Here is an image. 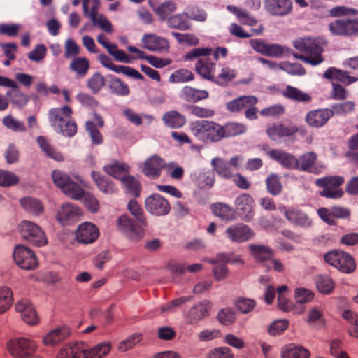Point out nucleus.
Listing matches in <instances>:
<instances>
[{
  "instance_id": "f257e3e1",
  "label": "nucleus",
  "mask_w": 358,
  "mask_h": 358,
  "mask_svg": "<svg viewBox=\"0 0 358 358\" xmlns=\"http://www.w3.org/2000/svg\"><path fill=\"white\" fill-rule=\"evenodd\" d=\"M327 44V41L322 38H299L293 41L294 48L308 57L311 61L309 64L313 66L324 61L322 54Z\"/></svg>"
},
{
  "instance_id": "f03ea898",
  "label": "nucleus",
  "mask_w": 358,
  "mask_h": 358,
  "mask_svg": "<svg viewBox=\"0 0 358 358\" xmlns=\"http://www.w3.org/2000/svg\"><path fill=\"white\" fill-rule=\"evenodd\" d=\"M212 52L213 49L210 48H198L191 50L183 56L184 61H191L195 58H199L195 64V71L203 78L211 82L214 80L215 64L209 59L200 57L208 56Z\"/></svg>"
},
{
  "instance_id": "7ed1b4c3",
  "label": "nucleus",
  "mask_w": 358,
  "mask_h": 358,
  "mask_svg": "<svg viewBox=\"0 0 358 358\" xmlns=\"http://www.w3.org/2000/svg\"><path fill=\"white\" fill-rule=\"evenodd\" d=\"M189 129L203 142L217 143L222 140V125L215 122L197 120L191 123Z\"/></svg>"
},
{
  "instance_id": "20e7f679",
  "label": "nucleus",
  "mask_w": 358,
  "mask_h": 358,
  "mask_svg": "<svg viewBox=\"0 0 358 358\" xmlns=\"http://www.w3.org/2000/svg\"><path fill=\"white\" fill-rule=\"evenodd\" d=\"M52 178L55 185L69 197L75 200L83 198L84 189L64 171L57 169L52 171Z\"/></svg>"
},
{
  "instance_id": "39448f33",
  "label": "nucleus",
  "mask_w": 358,
  "mask_h": 358,
  "mask_svg": "<svg viewBox=\"0 0 358 358\" xmlns=\"http://www.w3.org/2000/svg\"><path fill=\"white\" fill-rule=\"evenodd\" d=\"M345 179L340 176H328L318 178L315 185L322 188L320 195L322 197L338 199L343 196V191L341 186L344 183Z\"/></svg>"
},
{
  "instance_id": "423d86ee",
  "label": "nucleus",
  "mask_w": 358,
  "mask_h": 358,
  "mask_svg": "<svg viewBox=\"0 0 358 358\" xmlns=\"http://www.w3.org/2000/svg\"><path fill=\"white\" fill-rule=\"evenodd\" d=\"M324 259L327 263L344 273H350L356 268L354 258L342 250L330 251L324 255Z\"/></svg>"
},
{
  "instance_id": "0eeeda50",
  "label": "nucleus",
  "mask_w": 358,
  "mask_h": 358,
  "mask_svg": "<svg viewBox=\"0 0 358 358\" xmlns=\"http://www.w3.org/2000/svg\"><path fill=\"white\" fill-rule=\"evenodd\" d=\"M36 343L30 338L20 337L13 339L8 343L9 352L18 358H25L32 355L36 349Z\"/></svg>"
},
{
  "instance_id": "6e6552de",
  "label": "nucleus",
  "mask_w": 358,
  "mask_h": 358,
  "mask_svg": "<svg viewBox=\"0 0 358 358\" xmlns=\"http://www.w3.org/2000/svg\"><path fill=\"white\" fill-rule=\"evenodd\" d=\"M20 233L23 238L37 246L47 243V238L42 229L36 224L24 220L20 224Z\"/></svg>"
},
{
  "instance_id": "1a4fd4ad",
  "label": "nucleus",
  "mask_w": 358,
  "mask_h": 358,
  "mask_svg": "<svg viewBox=\"0 0 358 358\" xmlns=\"http://www.w3.org/2000/svg\"><path fill=\"white\" fill-rule=\"evenodd\" d=\"M15 263L22 269L33 270L38 266L35 254L32 250L24 245H18L13 252Z\"/></svg>"
},
{
  "instance_id": "9d476101",
  "label": "nucleus",
  "mask_w": 358,
  "mask_h": 358,
  "mask_svg": "<svg viewBox=\"0 0 358 358\" xmlns=\"http://www.w3.org/2000/svg\"><path fill=\"white\" fill-rule=\"evenodd\" d=\"M148 212L155 216H164L171 210L169 202L159 194H153L148 196L145 201Z\"/></svg>"
},
{
  "instance_id": "9b49d317",
  "label": "nucleus",
  "mask_w": 358,
  "mask_h": 358,
  "mask_svg": "<svg viewBox=\"0 0 358 358\" xmlns=\"http://www.w3.org/2000/svg\"><path fill=\"white\" fill-rule=\"evenodd\" d=\"M317 160V155L315 152L313 151L306 152L296 158V169L316 175L320 174L326 167L323 164H316Z\"/></svg>"
},
{
  "instance_id": "f8f14e48",
  "label": "nucleus",
  "mask_w": 358,
  "mask_h": 358,
  "mask_svg": "<svg viewBox=\"0 0 358 358\" xmlns=\"http://www.w3.org/2000/svg\"><path fill=\"white\" fill-rule=\"evenodd\" d=\"M329 29L333 35L351 36L358 34V19L336 20L329 23Z\"/></svg>"
},
{
  "instance_id": "ddd939ff",
  "label": "nucleus",
  "mask_w": 358,
  "mask_h": 358,
  "mask_svg": "<svg viewBox=\"0 0 358 358\" xmlns=\"http://www.w3.org/2000/svg\"><path fill=\"white\" fill-rule=\"evenodd\" d=\"M264 10L271 15L284 17L292 12V0H264Z\"/></svg>"
},
{
  "instance_id": "4468645a",
  "label": "nucleus",
  "mask_w": 358,
  "mask_h": 358,
  "mask_svg": "<svg viewBox=\"0 0 358 358\" xmlns=\"http://www.w3.org/2000/svg\"><path fill=\"white\" fill-rule=\"evenodd\" d=\"M117 229L124 234L129 238L137 241L141 238L143 232L134 220L127 215L120 216L117 220Z\"/></svg>"
},
{
  "instance_id": "2eb2a0df",
  "label": "nucleus",
  "mask_w": 358,
  "mask_h": 358,
  "mask_svg": "<svg viewBox=\"0 0 358 358\" xmlns=\"http://www.w3.org/2000/svg\"><path fill=\"white\" fill-rule=\"evenodd\" d=\"M226 236L232 242L242 243L252 239L254 231L244 224H236L226 229Z\"/></svg>"
},
{
  "instance_id": "dca6fc26",
  "label": "nucleus",
  "mask_w": 358,
  "mask_h": 358,
  "mask_svg": "<svg viewBox=\"0 0 358 358\" xmlns=\"http://www.w3.org/2000/svg\"><path fill=\"white\" fill-rule=\"evenodd\" d=\"M99 236L98 228L91 222L80 224L76 232V240L81 243L89 244L94 242Z\"/></svg>"
},
{
  "instance_id": "f3484780",
  "label": "nucleus",
  "mask_w": 358,
  "mask_h": 358,
  "mask_svg": "<svg viewBox=\"0 0 358 358\" xmlns=\"http://www.w3.org/2000/svg\"><path fill=\"white\" fill-rule=\"evenodd\" d=\"M253 199L248 194L243 193L237 197L235 201L236 207L241 219L250 222L254 216Z\"/></svg>"
},
{
  "instance_id": "a211bd4d",
  "label": "nucleus",
  "mask_w": 358,
  "mask_h": 358,
  "mask_svg": "<svg viewBox=\"0 0 358 358\" xmlns=\"http://www.w3.org/2000/svg\"><path fill=\"white\" fill-rule=\"evenodd\" d=\"M15 310L20 314L22 320L29 325L38 323L39 319L31 303L28 299H22L15 304Z\"/></svg>"
},
{
  "instance_id": "6ab92c4d",
  "label": "nucleus",
  "mask_w": 358,
  "mask_h": 358,
  "mask_svg": "<svg viewBox=\"0 0 358 358\" xmlns=\"http://www.w3.org/2000/svg\"><path fill=\"white\" fill-rule=\"evenodd\" d=\"M144 47L150 51L164 52L169 50V43L164 37L159 36L155 34H144L142 38Z\"/></svg>"
},
{
  "instance_id": "aec40b11",
  "label": "nucleus",
  "mask_w": 358,
  "mask_h": 358,
  "mask_svg": "<svg viewBox=\"0 0 358 358\" xmlns=\"http://www.w3.org/2000/svg\"><path fill=\"white\" fill-rule=\"evenodd\" d=\"M165 163L163 159L159 155H154L147 159L142 166V172L148 177L155 179L160 174L162 169L164 167Z\"/></svg>"
},
{
  "instance_id": "412c9836",
  "label": "nucleus",
  "mask_w": 358,
  "mask_h": 358,
  "mask_svg": "<svg viewBox=\"0 0 358 358\" xmlns=\"http://www.w3.org/2000/svg\"><path fill=\"white\" fill-rule=\"evenodd\" d=\"M211 303L208 301H201L192 307L187 313V322L191 324H196L208 315Z\"/></svg>"
},
{
  "instance_id": "4be33fe9",
  "label": "nucleus",
  "mask_w": 358,
  "mask_h": 358,
  "mask_svg": "<svg viewBox=\"0 0 358 358\" xmlns=\"http://www.w3.org/2000/svg\"><path fill=\"white\" fill-rule=\"evenodd\" d=\"M268 157L278 162L282 166L287 169H296V157L282 150L273 149L268 152Z\"/></svg>"
},
{
  "instance_id": "5701e85b",
  "label": "nucleus",
  "mask_w": 358,
  "mask_h": 358,
  "mask_svg": "<svg viewBox=\"0 0 358 358\" xmlns=\"http://www.w3.org/2000/svg\"><path fill=\"white\" fill-rule=\"evenodd\" d=\"M331 117L332 112L329 109H318L308 112L306 116V122L312 127L320 128Z\"/></svg>"
},
{
  "instance_id": "b1692460",
  "label": "nucleus",
  "mask_w": 358,
  "mask_h": 358,
  "mask_svg": "<svg viewBox=\"0 0 358 358\" xmlns=\"http://www.w3.org/2000/svg\"><path fill=\"white\" fill-rule=\"evenodd\" d=\"M73 110L69 106H63L61 108H54L48 112V119L51 126L55 129L64 121L72 116Z\"/></svg>"
},
{
  "instance_id": "393cba45",
  "label": "nucleus",
  "mask_w": 358,
  "mask_h": 358,
  "mask_svg": "<svg viewBox=\"0 0 358 358\" xmlns=\"http://www.w3.org/2000/svg\"><path fill=\"white\" fill-rule=\"evenodd\" d=\"M297 131L298 128L294 124H273L266 129L268 136L273 140H276L279 138L292 136Z\"/></svg>"
},
{
  "instance_id": "a878e982",
  "label": "nucleus",
  "mask_w": 358,
  "mask_h": 358,
  "mask_svg": "<svg viewBox=\"0 0 358 358\" xmlns=\"http://www.w3.org/2000/svg\"><path fill=\"white\" fill-rule=\"evenodd\" d=\"M257 99L254 96H242L226 103V108L231 113L239 112L249 106H255Z\"/></svg>"
},
{
  "instance_id": "bb28decb",
  "label": "nucleus",
  "mask_w": 358,
  "mask_h": 358,
  "mask_svg": "<svg viewBox=\"0 0 358 358\" xmlns=\"http://www.w3.org/2000/svg\"><path fill=\"white\" fill-rule=\"evenodd\" d=\"M285 216L286 218L295 225L308 228L312 225V220L304 212L298 209L285 210Z\"/></svg>"
},
{
  "instance_id": "cd10ccee",
  "label": "nucleus",
  "mask_w": 358,
  "mask_h": 358,
  "mask_svg": "<svg viewBox=\"0 0 358 358\" xmlns=\"http://www.w3.org/2000/svg\"><path fill=\"white\" fill-rule=\"evenodd\" d=\"M180 98L189 103H197L209 97L207 90H199L190 86H185L180 95Z\"/></svg>"
},
{
  "instance_id": "c85d7f7f",
  "label": "nucleus",
  "mask_w": 358,
  "mask_h": 358,
  "mask_svg": "<svg viewBox=\"0 0 358 358\" xmlns=\"http://www.w3.org/2000/svg\"><path fill=\"white\" fill-rule=\"evenodd\" d=\"M10 81L11 83L10 85H3V87L11 88L10 90L6 92V96L10 98L13 104L22 108L29 101V96L20 90L18 85L14 80L10 78Z\"/></svg>"
},
{
  "instance_id": "c756f323",
  "label": "nucleus",
  "mask_w": 358,
  "mask_h": 358,
  "mask_svg": "<svg viewBox=\"0 0 358 358\" xmlns=\"http://www.w3.org/2000/svg\"><path fill=\"white\" fill-rule=\"evenodd\" d=\"M83 345L84 350L82 351L81 355L83 358H103L110 350L109 343H101L91 348H88L87 345L83 342Z\"/></svg>"
},
{
  "instance_id": "7c9ffc66",
  "label": "nucleus",
  "mask_w": 358,
  "mask_h": 358,
  "mask_svg": "<svg viewBox=\"0 0 358 358\" xmlns=\"http://www.w3.org/2000/svg\"><path fill=\"white\" fill-rule=\"evenodd\" d=\"M22 208L34 216H39L44 212V206L42 202L31 196H25L20 201Z\"/></svg>"
},
{
  "instance_id": "2f4dec72",
  "label": "nucleus",
  "mask_w": 358,
  "mask_h": 358,
  "mask_svg": "<svg viewBox=\"0 0 358 358\" xmlns=\"http://www.w3.org/2000/svg\"><path fill=\"white\" fill-rule=\"evenodd\" d=\"M237 74L236 70L222 66L217 76H214V80L212 82L220 87H227L237 77Z\"/></svg>"
},
{
  "instance_id": "473e14b6",
  "label": "nucleus",
  "mask_w": 358,
  "mask_h": 358,
  "mask_svg": "<svg viewBox=\"0 0 358 358\" xmlns=\"http://www.w3.org/2000/svg\"><path fill=\"white\" fill-rule=\"evenodd\" d=\"M91 176L99 189L104 194H114L117 192V188L115 186L113 182L106 178L104 176L101 175L94 171H92Z\"/></svg>"
},
{
  "instance_id": "72a5a7b5",
  "label": "nucleus",
  "mask_w": 358,
  "mask_h": 358,
  "mask_svg": "<svg viewBox=\"0 0 358 358\" xmlns=\"http://www.w3.org/2000/svg\"><path fill=\"white\" fill-rule=\"evenodd\" d=\"M169 27L180 31H187L191 29L188 13H182L171 16L167 20Z\"/></svg>"
},
{
  "instance_id": "f704fd0d",
  "label": "nucleus",
  "mask_w": 358,
  "mask_h": 358,
  "mask_svg": "<svg viewBox=\"0 0 358 358\" xmlns=\"http://www.w3.org/2000/svg\"><path fill=\"white\" fill-rule=\"evenodd\" d=\"M162 121L169 128L178 129L185 124L187 120L185 115L179 112L170 110L163 115Z\"/></svg>"
},
{
  "instance_id": "c9c22d12",
  "label": "nucleus",
  "mask_w": 358,
  "mask_h": 358,
  "mask_svg": "<svg viewBox=\"0 0 358 358\" xmlns=\"http://www.w3.org/2000/svg\"><path fill=\"white\" fill-rule=\"evenodd\" d=\"M310 351L301 345L289 344L282 349V358H310Z\"/></svg>"
},
{
  "instance_id": "e433bc0d",
  "label": "nucleus",
  "mask_w": 358,
  "mask_h": 358,
  "mask_svg": "<svg viewBox=\"0 0 358 358\" xmlns=\"http://www.w3.org/2000/svg\"><path fill=\"white\" fill-rule=\"evenodd\" d=\"M83 348V342L66 344L59 350L56 358H79Z\"/></svg>"
},
{
  "instance_id": "4c0bfd02",
  "label": "nucleus",
  "mask_w": 358,
  "mask_h": 358,
  "mask_svg": "<svg viewBox=\"0 0 358 358\" xmlns=\"http://www.w3.org/2000/svg\"><path fill=\"white\" fill-rule=\"evenodd\" d=\"M103 171L107 174L121 180L122 178L124 177V176L129 173V166L123 162L114 161L110 164L105 165L103 166Z\"/></svg>"
},
{
  "instance_id": "58836bf2",
  "label": "nucleus",
  "mask_w": 358,
  "mask_h": 358,
  "mask_svg": "<svg viewBox=\"0 0 358 358\" xmlns=\"http://www.w3.org/2000/svg\"><path fill=\"white\" fill-rule=\"evenodd\" d=\"M211 165L217 175L224 179H231L234 176L230 164L223 159L219 157L213 159Z\"/></svg>"
},
{
  "instance_id": "ea45409f",
  "label": "nucleus",
  "mask_w": 358,
  "mask_h": 358,
  "mask_svg": "<svg viewBox=\"0 0 358 358\" xmlns=\"http://www.w3.org/2000/svg\"><path fill=\"white\" fill-rule=\"evenodd\" d=\"M212 213L223 220H233L235 219L234 210L230 206L224 203H215L210 206Z\"/></svg>"
},
{
  "instance_id": "a19ab883",
  "label": "nucleus",
  "mask_w": 358,
  "mask_h": 358,
  "mask_svg": "<svg viewBox=\"0 0 358 358\" xmlns=\"http://www.w3.org/2000/svg\"><path fill=\"white\" fill-rule=\"evenodd\" d=\"M90 65L89 60L83 57H78L73 58L70 64L69 69L74 72L77 77L83 78L87 73Z\"/></svg>"
},
{
  "instance_id": "79ce46f5",
  "label": "nucleus",
  "mask_w": 358,
  "mask_h": 358,
  "mask_svg": "<svg viewBox=\"0 0 358 358\" xmlns=\"http://www.w3.org/2000/svg\"><path fill=\"white\" fill-rule=\"evenodd\" d=\"M282 95L286 99L293 100L297 102H309L311 101V96L300 90L299 89L287 85L286 87L282 91Z\"/></svg>"
},
{
  "instance_id": "37998d69",
  "label": "nucleus",
  "mask_w": 358,
  "mask_h": 358,
  "mask_svg": "<svg viewBox=\"0 0 358 358\" xmlns=\"http://www.w3.org/2000/svg\"><path fill=\"white\" fill-rule=\"evenodd\" d=\"M227 9L236 15L239 22L244 25L254 26L257 24V20L246 10L238 8L234 5H229Z\"/></svg>"
},
{
  "instance_id": "c03bdc74",
  "label": "nucleus",
  "mask_w": 358,
  "mask_h": 358,
  "mask_svg": "<svg viewBox=\"0 0 358 358\" xmlns=\"http://www.w3.org/2000/svg\"><path fill=\"white\" fill-rule=\"evenodd\" d=\"M248 248L251 255L257 262L268 260L273 255L272 249L266 245L251 244Z\"/></svg>"
},
{
  "instance_id": "a18cd8bd",
  "label": "nucleus",
  "mask_w": 358,
  "mask_h": 358,
  "mask_svg": "<svg viewBox=\"0 0 358 358\" xmlns=\"http://www.w3.org/2000/svg\"><path fill=\"white\" fill-rule=\"evenodd\" d=\"M109 78L108 87L111 93L120 96H126L129 94L130 89L127 83L113 76H109Z\"/></svg>"
},
{
  "instance_id": "49530a36",
  "label": "nucleus",
  "mask_w": 358,
  "mask_h": 358,
  "mask_svg": "<svg viewBox=\"0 0 358 358\" xmlns=\"http://www.w3.org/2000/svg\"><path fill=\"white\" fill-rule=\"evenodd\" d=\"M246 126L243 124L230 122L222 126V139L241 135L245 132Z\"/></svg>"
},
{
  "instance_id": "de8ad7c7",
  "label": "nucleus",
  "mask_w": 358,
  "mask_h": 358,
  "mask_svg": "<svg viewBox=\"0 0 358 358\" xmlns=\"http://www.w3.org/2000/svg\"><path fill=\"white\" fill-rule=\"evenodd\" d=\"M315 284L317 290L324 294H331L335 288L334 280L328 275L317 276L315 278Z\"/></svg>"
},
{
  "instance_id": "09e8293b",
  "label": "nucleus",
  "mask_w": 358,
  "mask_h": 358,
  "mask_svg": "<svg viewBox=\"0 0 358 358\" xmlns=\"http://www.w3.org/2000/svg\"><path fill=\"white\" fill-rule=\"evenodd\" d=\"M80 215V209L75 205L66 203L63 204L59 210L57 216L60 222L67 221Z\"/></svg>"
},
{
  "instance_id": "8fccbe9b",
  "label": "nucleus",
  "mask_w": 358,
  "mask_h": 358,
  "mask_svg": "<svg viewBox=\"0 0 358 358\" xmlns=\"http://www.w3.org/2000/svg\"><path fill=\"white\" fill-rule=\"evenodd\" d=\"M37 142L41 150L48 157L57 162H62L64 160L63 155L52 148L45 137L41 136H38L37 138Z\"/></svg>"
},
{
  "instance_id": "3c124183",
  "label": "nucleus",
  "mask_w": 358,
  "mask_h": 358,
  "mask_svg": "<svg viewBox=\"0 0 358 358\" xmlns=\"http://www.w3.org/2000/svg\"><path fill=\"white\" fill-rule=\"evenodd\" d=\"M66 336V331L62 328H56L48 333L43 339L45 345H55L63 341Z\"/></svg>"
},
{
  "instance_id": "603ef678",
  "label": "nucleus",
  "mask_w": 358,
  "mask_h": 358,
  "mask_svg": "<svg viewBox=\"0 0 358 358\" xmlns=\"http://www.w3.org/2000/svg\"><path fill=\"white\" fill-rule=\"evenodd\" d=\"M127 189V193L134 197L139 196L141 185L138 180L128 173L120 180Z\"/></svg>"
},
{
  "instance_id": "864d4df0",
  "label": "nucleus",
  "mask_w": 358,
  "mask_h": 358,
  "mask_svg": "<svg viewBox=\"0 0 358 358\" xmlns=\"http://www.w3.org/2000/svg\"><path fill=\"white\" fill-rule=\"evenodd\" d=\"M55 129L64 136L72 137L77 132V124L72 116H71L69 119L64 121L62 124L58 125Z\"/></svg>"
},
{
  "instance_id": "5fc2aeb1",
  "label": "nucleus",
  "mask_w": 358,
  "mask_h": 358,
  "mask_svg": "<svg viewBox=\"0 0 358 358\" xmlns=\"http://www.w3.org/2000/svg\"><path fill=\"white\" fill-rule=\"evenodd\" d=\"M266 184L268 192L273 196L280 194L282 190L280 178L275 173H272L267 177Z\"/></svg>"
},
{
  "instance_id": "6e6d98bb",
  "label": "nucleus",
  "mask_w": 358,
  "mask_h": 358,
  "mask_svg": "<svg viewBox=\"0 0 358 358\" xmlns=\"http://www.w3.org/2000/svg\"><path fill=\"white\" fill-rule=\"evenodd\" d=\"M171 34L180 45L196 46L199 43V38L194 34L173 31Z\"/></svg>"
},
{
  "instance_id": "4d7b16f0",
  "label": "nucleus",
  "mask_w": 358,
  "mask_h": 358,
  "mask_svg": "<svg viewBox=\"0 0 358 358\" xmlns=\"http://www.w3.org/2000/svg\"><path fill=\"white\" fill-rule=\"evenodd\" d=\"M2 123L8 129L14 132H24L27 130L24 123L11 115L5 116L2 120Z\"/></svg>"
},
{
  "instance_id": "13d9d810",
  "label": "nucleus",
  "mask_w": 358,
  "mask_h": 358,
  "mask_svg": "<svg viewBox=\"0 0 358 358\" xmlns=\"http://www.w3.org/2000/svg\"><path fill=\"white\" fill-rule=\"evenodd\" d=\"M280 69L292 76H303L306 73V69L301 64L285 61L280 63Z\"/></svg>"
},
{
  "instance_id": "bf43d9fd",
  "label": "nucleus",
  "mask_w": 358,
  "mask_h": 358,
  "mask_svg": "<svg viewBox=\"0 0 358 358\" xmlns=\"http://www.w3.org/2000/svg\"><path fill=\"white\" fill-rule=\"evenodd\" d=\"M13 303V293L7 287H0V314L5 313Z\"/></svg>"
},
{
  "instance_id": "052dcab7",
  "label": "nucleus",
  "mask_w": 358,
  "mask_h": 358,
  "mask_svg": "<svg viewBox=\"0 0 358 358\" xmlns=\"http://www.w3.org/2000/svg\"><path fill=\"white\" fill-rule=\"evenodd\" d=\"M194 79L193 73L186 69L176 70L169 77V81L171 83H186Z\"/></svg>"
},
{
  "instance_id": "680f3d73",
  "label": "nucleus",
  "mask_w": 358,
  "mask_h": 358,
  "mask_svg": "<svg viewBox=\"0 0 358 358\" xmlns=\"http://www.w3.org/2000/svg\"><path fill=\"white\" fill-rule=\"evenodd\" d=\"M176 10V3L173 1H167L157 7L155 12L160 20H164L169 15L175 12Z\"/></svg>"
},
{
  "instance_id": "e2e57ef3",
  "label": "nucleus",
  "mask_w": 358,
  "mask_h": 358,
  "mask_svg": "<svg viewBox=\"0 0 358 358\" xmlns=\"http://www.w3.org/2000/svg\"><path fill=\"white\" fill-rule=\"evenodd\" d=\"M343 317L353 326L349 329L350 335L358 338V313L351 310H345L343 313Z\"/></svg>"
},
{
  "instance_id": "0e129e2a",
  "label": "nucleus",
  "mask_w": 358,
  "mask_h": 358,
  "mask_svg": "<svg viewBox=\"0 0 358 358\" xmlns=\"http://www.w3.org/2000/svg\"><path fill=\"white\" fill-rule=\"evenodd\" d=\"M355 109V103L351 101H345L343 103H336L332 106L331 109H329L332 112V117L334 115H345L349 113H351Z\"/></svg>"
},
{
  "instance_id": "69168bd1",
  "label": "nucleus",
  "mask_w": 358,
  "mask_h": 358,
  "mask_svg": "<svg viewBox=\"0 0 358 358\" xmlns=\"http://www.w3.org/2000/svg\"><path fill=\"white\" fill-rule=\"evenodd\" d=\"M142 339V335L138 333H135L127 338L125 340L122 341L118 344V350L121 352H125L128 350L133 348L136 346Z\"/></svg>"
},
{
  "instance_id": "338daca9",
  "label": "nucleus",
  "mask_w": 358,
  "mask_h": 358,
  "mask_svg": "<svg viewBox=\"0 0 358 358\" xmlns=\"http://www.w3.org/2000/svg\"><path fill=\"white\" fill-rule=\"evenodd\" d=\"M105 85L104 77L99 72L95 73L87 80V86L94 94L98 93Z\"/></svg>"
},
{
  "instance_id": "774afa93",
  "label": "nucleus",
  "mask_w": 358,
  "mask_h": 358,
  "mask_svg": "<svg viewBox=\"0 0 358 358\" xmlns=\"http://www.w3.org/2000/svg\"><path fill=\"white\" fill-rule=\"evenodd\" d=\"M206 358H234V354L227 347H218L210 350Z\"/></svg>"
}]
</instances>
